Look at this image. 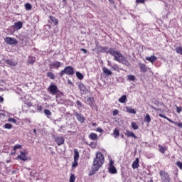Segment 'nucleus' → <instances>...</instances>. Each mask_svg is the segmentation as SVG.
Instances as JSON below:
<instances>
[{
	"label": "nucleus",
	"mask_w": 182,
	"mask_h": 182,
	"mask_svg": "<svg viewBox=\"0 0 182 182\" xmlns=\"http://www.w3.org/2000/svg\"><path fill=\"white\" fill-rule=\"evenodd\" d=\"M144 122H146V123H150V122H151V118L150 117V114H146L144 119Z\"/></svg>",
	"instance_id": "obj_32"
},
{
	"label": "nucleus",
	"mask_w": 182,
	"mask_h": 182,
	"mask_svg": "<svg viewBox=\"0 0 182 182\" xmlns=\"http://www.w3.org/2000/svg\"><path fill=\"white\" fill-rule=\"evenodd\" d=\"M33 133H35L36 134V129H33Z\"/></svg>",
	"instance_id": "obj_61"
},
{
	"label": "nucleus",
	"mask_w": 182,
	"mask_h": 182,
	"mask_svg": "<svg viewBox=\"0 0 182 182\" xmlns=\"http://www.w3.org/2000/svg\"><path fill=\"white\" fill-rule=\"evenodd\" d=\"M63 2H64V4H66V0H63Z\"/></svg>",
	"instance_id": "obj_62"
},
{
	"label": "nucleus",
	"mask_w": 182,
	"mask_h": 182,
	"mask_svg": "<svg viewBox=\"0 0 182 182\" xmlns=\"http://www.w3.org/2000/svg\"><path fill=\"white\" fill-rule=\"evenodd\" d=\"M56 102L58 105H63V103H65V98L61 97L59 99H56Z\"/></svg>",
	"instance_id": "obj_29"
},
{
	"label": "nucleus",
	"mask_w": 182,
	"mask_h": 182,
	"mask_svg": "<svg viewBox=\"0 0 182 182\" xmlns=\"http://www.w3.org/2000/svg\"><path fill=\"white\" fill-rule=\"evenodd\" d=\"M175 51H176V53H178V55H182V46L176 47V48H175Z\"/></svg>",
	"instance_id": "obj_30"
},
{
	"label": "nucleus",
	"mask_w": 182,
	"mask_h": 182,
	"mask_svg": "<svg viewBox=\"0 0 182 182\" xmlns=\"http://www.w3.org/2000/svg\"><path fill=\"white\" fill-rule=\"evenodd\" d=\"M156 106H163L164 107V103L160 102V101H156L155 102Z\"/></svg>",
	"instance_id": "obj_43"
},
{
	"label": "nucleus",
	"mask_w": 182,
	"mask_h": 182,
	"mask_svg": "<svg viewBox=\"0 0 182 182\" xmlns=\"http://www.w3.org/2000/svg\"><path fill=\"white\" fill-rule=\"evenodd\" d=\"M176 166H177L178 167H179V168H181V170H182V162H181V161H177V162H176Z\"/></svg>",
	"instance_id": "obj_46"
},
{
	"label": "nucleus",
	"mask_w": 182,
	"mask_h": 182,
	"mask_svg": "<svg viewBox=\"0 0 182 182\" xmlns=\"http://www.w3.org/2000/svg\"><path fill=\"white\" fill-rule=\"evenodd\" d=\"M51 66L53 68H56L57 69H59L60 68V62L55 61L51 64Z\"/></svg>",
	"instance_id": "obj_26"
},
{
	"label": "nucleus",
	"mask_w": 182,
	"mask_h": 182,
	"mask_svg": "<svg viewBox=\"0 0 182 182\" xmlns=\"http://www.w3.org/2000/svg\"><path fill=\"white\" fill-rule=\"evenodd\" d=\"M18 149H22V145L21 144H16L13 149L14 151L18 150Z\"/></svg>",
	"instance_id": "obj_40"
},
{
	"label": "nucleus",
	"mask_w": 182,
	"mask_h": 182,
	"mask_svg": "<svg viewBox=\"0 0 182 182\" xmlns=\"http://www.w3.org/2000/svg\"><path fill=\"white\" fill-rule=\"evenodd\" d=\"M8 122H11V123H16V119L14 118H9Z\"/></svg>",
	"instance_id": "obj_48"
},
{
	"label": "nucleus",
	"mask_w": 182,
	"mask_h": 182,
	"mask_svg": "<svg viewBox=\"0 0 182 182\" xmlns=\"http://www.w3.org/2000/svg\"><path fill=\"white\" fill-rule=\"evenodd\" d=\"M113 116H117L119 114V110L118 109H114L112 112Z\"/></svg>",
	"instance_id": "obj_50"
},
{
	"label": "nucleus",
	"mask_w": 182,
	"mask_h": 182,
	"mask_svg": "<svg viewBox=\"0 0 182 182\" xmlns=\"http://www.w3.org/2000/svg\"><path fill=\"white\" fill-rule=\"evenodd\" d=\"M87 102L90 106H93V102H95V98L93 97H89L87 99Z\"/></svg>",
	"instance_id": "obj_22"
},
{
	"label": "nucleus",
	"mask_w": 182,
	"mask_h": 182,
	"mask_svg": "<svg viewBox=\"0 0 182 182\" xmlns=\"http://www.w3.org/2000/svg\"><path fill=\"white\" fill-rule=\"evenodd\" d=\"M109 55L113 56L114 60L116 62H119L122 65H125V66H129L130 65V62L127 60V58H126L119 50H117L116 48H112L109 51Z\"/></svg>",
	"instance_id": "obj_2"
},
{
	"label": "nucleus",
	"mask_w": 182,
	"mask_h": 182,
	"mask_svg": "<svg viewBox=\"0 0 182 182\" xmlns=\"http://www.w3.org/2000/svg\"><path fill=\"white\" fill-rule=\"evenodd\" d=\"M127 112L128 113H132V114H136V111L133 108L127 107Z\"/></svg>",
	"instance_id": "obj_34"
},
{
	"label": "nucleus",
	"mask_w": 182,
	"mask_h": 182,
	"mask_svg": "<svg viewBox=\"0 0 182 182\" xmlns=\"http://www.w3.org/2000/svg\"><path fill=\"white\" fill-rule=\"evenodd\" d=\"M113 136L115 139H117V137H119V136H120V132L119 131V129L117 128H115L114 129Z\"/></svg>",
	"instance_id": "obj_21"
},
{
	"label": "nucleus",
	"mask_w": 182,
	"mask_h": 182,
	"mask_svg": "<svg viewBox=\"0 0 182 182\" xmlns=\"http://www.w3.org/2000/svg\"><path fill=\"white\" fill-rule=\"evenodd\" d=\"M146 0H136V4H144Z\"/></svg>",
	"instance_id": "obj_53"
},
{
	"label": "nucleus",
	"mask_w": 182,
	"mask_h": 182,
	"mask_svg": "<svg viewBox=\"0 0 182 182\" xmlns=\"http://www.w3.org/2000/svg\"><path fill=\"white\" fill-rule=\"evenodd\" d=\"M131 126H132V129H134V130H138V129H139V125H137V124H136V122H132Z\"/></svg>",
	"instance_id": "obj_36"
},
{
	"label": "nucleus",
	"mask_w": 182,
	"mask_h": 182,
	"mask_svg": "<svg viewBox=\"0 0 182 182\" xmlns=\"http://www.w3.org/2000/svg\"><path fill=\"white\" fill-rule=\"evenodd\" d=\"M146 60H148V62H151V63H154L156 60H157V57L156 55H151V57H146Z\"/></svg>",
	"instance_id": "obj_15"
},
{
	"label": "nucleus",
	"mask_w": 182,
	"mask_h": 182,
	"mask_svg": "<svg viewBox=\"0 0 182 182\" xmlns=\"http://www.w3.org/2000/svg\"><path fill=\"white\" fill-rule=\"evenodd\" d=\"M151 109L155 110V112H161V109H160V108H156V107H154L153 105H151Z\"/></svg>",
	"instance_id": "obj_45"
},
{
	"label": "nucleus",
	"mask_w": 182,
	"mask_h": 182,
	"mask_svg": "<svg viewBox=\"0 0 182 182\" xmlns=\"http://www.w3.org/2000/svg\"><path fill=\"white\" fill-rule=\"evenodd\" d=\"M89 139L91 140H96L97 139V134L95 133H91L89 135Z\"/></svg>",
	"instance_id": "obj_27"
},
{
	"label": "nucleus",
	"mask_w": 182,
	"mask_h": 182,
	"mask_svg": "<svg viewBox=\"0 0 182 182\" xmlns=\"http://www.w3.org/2000/svg\"><path fill=\"white\" fill-rule=\"evenodd\" d=\"M118 102H119V103H126V102H127V97L126 95H122L119 98Z\"/></svg>",
	"instance_id": "obj_19"
},
{
	"label": "nucleus",
	"mask_w": 182,
	"mask_h": 182,
	"mask_svg": "<svg viewBox=\"0 0 182 182\" xmlns=\"http://www.w3.org/2000/svg\"><path fill=\"white\" fill-rule=\"evenodd\" d=\"M159 175L161 177V180L162 182H170V175H168V173L161 170L159 171Z\"/></svg>",
	"instance_id": "obj_5"
},
{
	"label": "nucleus",
	"mask_w": 182,
	"mask_h": 182,
	"mask_svg": "<svg viewBox=\"0 0 182 182\" xmlns=\"http://www.w3.org/2000/svg\"><path fill=\"white\" fill-rule=\"evenodd\" d=\"M108 170L109 173H110L111 174L117 173V169H116V167L114 166H109Z\"/></svg>",
	"instance_id": "obj_17"
},
{
	"label": "nucleus",
	"mask_w": 182,
	"mask_h": 182,
	"mask_svg": "<svg viewBox=\"0 0 182 182\" xmlns=\"http://www.w3.org/2000/svg\"><path fill=\"white\" fill-rule=\"evenodd\" d=\"M114 164V161L111 159L109 161V167H114V166H113Z\"/></svg>",
	"instance_id": "obj_49"
},
{
	"label": "nucleus",
	"mask_w": 182,
	"mask_h": 182,
	"mask_svg": "<svg viewBox=\"0 0 182 182\" xmlns=\"http://www.w3.org/2000/svg\"><path fill=\"white\" fill-rule=\"evenodd\" d=\"M2 60L4 62H6L7 65H9V66H16V63L14 62L12 60H6L5 58H2Z\"/></svg>",
	"instance_id": "obj_13"
},
{
	"label": "nucleus",
	"mask_w": 182,
	"mask_h": 182,
	"mask_svg": "<svg viewBox=\"0 0 182 182\" xmlns=\"http://www.w3.org/2000/svg\"><path fill=\"white\" fill-rule=\"evenodd\" d=\"M76 103H77V106H80V107H82V102L80 101L77 100L76 102Z\"/></svg>",
	"instance_id": "obj_55"
},
{
	"label": "nucleus",
	"mask_w": 182,
	"mask_h": 182,
	"mask_svg": "<svg viewBox=\"0 0 182 182\" xmlns=\"http://www.w3.org/2000/svg\"><path fill=\"white\" fill-rule=\"evenodd\" d=\"M127 79L128 80H131L132 82H134V80H136V77H134V75H127Z\"/></svg>",
	"instance_id": "obj_38"
},
{
	"label": "nucleus",
	"mask_w": 182,
	"mask_h": 182,
	"mask_svg": "<svg viewBox=\"0 0 182 182\" xmlns=\"http://www.w3.org/2000/svg\"><path fill=\"white\" fill-rule=\"evenodd\" d=\"M36 58L35 57L29 56L28 60V63L30 65H33L35 63Z\"/></svg>",
	"instance_id": "obj_25"
},
{
	"label": "nucleus",
	"mask_w": 182,
	"mask_h": 182,
	"mask_svg": "<svg viewBox=\"0 0 182 182\" xmlns=\"http://www.w3.org/2000/svg\"><path fill=\"white\" fill-rule=\"evenodd\" d=\"M102 72H103V73L105 74V75H106V76H110V75H112V72L110 70H109L107 68H106V67H104L103 68H102Z\"/></svg>",
	"instance_id": "obj_14"
},
{
	"label": "nucleus",
	"mask_w": 182,
	"mask_h": 182,
	"mask_svg": "<svg viewBox=\"0 0 182 182\" xmlns=\"http://www.w3.org/2000/svg\"><path fill=\"white\" fill-rule=\"evenodd\" d=\"M113 70H119V65L117 64H114V65L111 66Z\"/></svg>",
	"instance_id": "obj_44"
},
{
	"label": "nucleus",
	"mask_w": 182,
	"mask_h": 182,
	"mask_svg": "<svg viewBox=\"0 0 182 182\" xmlns=\"http://www.w3.org/2000/svg\"><path fill=\"white\" fill-rule=\"evenodd\" d=\"M44 114L48 118L50 117V116H52V112L49 109H44Z\"/></svg>",
	"instance_id": "obj_31"
},
{
	"label": "nucleus",
	"mask_w": 182,
	"mask_h": 182,
	"mask_svg": "<svg viewBox=\"0 0 182 182\" xmlns=\"http://www.w3.org/2000/svg\"><path fill=\"white\" fill-rule=\"evenodd\" d=\"M73 114L76 117L77 120L80 122V123H85V117L83 114L77 112H75Z\"/></svg>",
	"instance_id": "obj_9"
},
{
	"label": "nucleus",
	"mask_w": 182,
	"mask_h": 182,
	"mask_svg": "<svg viewBox=\"0 0 182 182\" xmlns=\"http://www.w3.org/2000/svg\"><path fill=\"white\" fill-rule=\"evenodd\" d=\"M63 96V92L60 91H59L57 94H55L56 99H60Z\"/></svg>",
	"instance_id": "obj_39"
},
{
	"label": "nucleus",
	"mask_w": 182,
	"mask_h": 182,
	"mask_svg": "<svg viewBox=\"0 0 182 182\" xmlns=\"http://www.w3.org/2000/svg\"><path fill=\"white\" fill-rule=\"evenodd\" d=\"M104 164L105 156L102 152H97L92 166V173L90 174V176H93V174H95L97 171H99V168H100Z\"/></svg>",
	"instance_id": "obj_1"
},
{
	"label": "nucleus",
	"mask_w": 182,
	"mask_h": 182,
	"mask_svg": "<svg viewBox=\"0 0 182 182\" xmlns=\"http://www.w3.org/2000/svg\"><path fill=\"white\" fill-rule=\"evenodd\" d=\"M78 87L81 92V95H86V93L89 92V90H87V88H86V86H85L82 82L79 83Z\"/></svg>",
	"instance_id": "obj_10"
},
{
	"label": "nucleus",
	"mask_w": 182,
	"mask_h": 182,
	"mask_svg": "<svg viewBox=\"0 0 182 182\" xmlns=\"http://www.w3.org/2000/svg\"><path fill=\"white\" fill-rule=\"evenodd\" d=\"M76 180V176L74 174H72L70 177V182H75Z\"/></svg>",
	"instance_id": "obj_42"
},
{
	"label": "nucleus",
	"mask_w": 182,
	"mask_h": 182,
	"mask_svg": "<svg viewBox=\"0 0 182 182\" xmlns=\"http://www.w3.org/2000/svg\"><path fill=\"white\" fill-rule=\"evenodd\" d=\"M4 41L7 45H16L18 43V41L16 38H11V37H6L4 38Z\"/></svg>",
	"instance_id": "obj_6"
},
{
	"label": "nucleus",
	"mask_w": 182,
	"mask_h": 182,
	"mask_svg": "<svg viewBox=\"0 0 182 182\" xmlns=\"http://www.w3.org/2000/svg\"><path fill=\"white\" fill-rule=\"evenodd\" d=\"M68 82L70 83V84H72V82H71L70 80H68Z\"/></svg>",
	"instance_id": "obj_63"
},
{
	"label": "nucleus",
	"mask_w": 182,
	"mask_h": 182,
	"mask_svg": "<svg viewBox=\"0 0 182 182\" xmlns=\"http://www.w3.org/2000/svg\"><path fill=\"white\" fill-rule=\"evenodd\" d=\"M80 50L81 52H83L85 54L87 53V50L85 48H81Z\"/></svg>",
	"instance_id": "obj_54"
},
{
	"label": "nucleus",
	"mask_w": 182,
	"mask_h": 182,
	"mask_svg": "<svg viewBox=\"0 0 182 182\" xmlns=\"http://www.w3.org/2000/svg\"><path fill=\"white\" fill-rule=\"evenodd\" d=\"M47 77H49L50 79H51V80H54V79H55V74H53V73H52V72H48V73H47Z\"/></svg>",
	"instance_id": "obj_28"
},
{
	"label": "nucleus",
	"mask_w": 182,
	"mask_h": 182,
	"mask_svg": "<svg viewBox=\"0 0 182 182\" xmlns=\"http://www.w3.org/2000/svg\"><path fill=\"white\" fill-rule=\"evenodd\" d=\"M17 158L21 160V161H26V160H28V156H26V154L23 151H21L20 155H18Z\"/></svg>",
	"instance_id": "obj_11"
},
{
	"label": "nucleus",
	"mask_w": 182,
	"mask_h": 182,
	"mask_svg": "<svg viewBox=\"0 0 182 182\" xmlns=\"http://www.w3.org/2000/svg\"><path fill=\"white\" fill-rule=\"evenodd\" d=\"M97 131L99 132V133L103 132V129L102 128H97Z\"/></svg>",
	"instance_id": "obj_57"
},
{
	"label": "nucleus",
	"mask_w": 182,
	"mask_h": 182,
	"mask_svg": "<svg viewBox=\"0 0 182 182\" xmlns=\"http://www.w3.org/2000/svg\"><path fill=\"white\" fill-rule=\"evenodd\" d=\"M99 51L101 52V53H109L110 55V51L113 48H109L108 47L106 46H99L98 47Z\"/></svg>",
	"instance_id": "obj_8"
},
{
	"label": "nucleus",
	"mask_w": 182,
	"mask_h": 182,
	"mask_svg": "<svg viewBox=\"0 0 182 182\" xmlns=\"http://www.w3.org/2000/svg\"><path fill=\"white\" fill-rule=\"evenodd\" d=\"M65 75L68 76H73L75 75V68L72 66H66L59 73L60 77H63Z\"/></svg>",
	"instance_id": "obj_3"
},
{
	"label": "nucleus",
	"mask_w": 182,
	"mask_h": 182,
	"mask_svg": "<svg viewBox=\"0 0 182 182\" xmlns=\"http://www.w3.org/2000/svg\"><path fill=\"white\" fill-rule=\"evenodd\" d=\"M77 160L74 159V162L72 164V167H77Z\"/></svg>",
	"instance_id": "obj_47"
},
{
	"label": "nucleus",
	"mask_w": 182,
	"mask_h": 182,
	"mask_svg": "<svg viewBox=\"0 0 182 182\" xmlns=\"http://www.w3.org/2000/svg\"><path fill=\"white\" fill-rule=\"evenodd\" d=\"M37 110L38 112H42V106H39L38 108H37Z\"/></svg>",
	"instance_id": "obj_58"
},
{
	"label": "nucleus",
	"mask_w": 182,
	"mask_h": 182,
	"mask_svg": "<svg viewBox=\"0 0 182 182\" xmlns=\"http://www.w3.org/2000/svg\"><path fill=\"white\" fill-rule=\"evenodd\" d=\"M76 76L80 80H82L84 76L80 72H76Z\"/></svg>",
	"instance_id": "obj_35"
},
{
	"label": "nucleus",
	"mask_w": 182,
	"mask_h": 182,
	"mask_svg": "<svg viewBox=\"0 0 182 182\" xmlns=\"http://www.w3.org/2000/svg\"><path fill=\"white\" fill-rule=\"evenodd\" d=\"M23 23L21 21L14 23V28L19 31V29H22Z\"/></svg>",
	"instance_id": "obj_16"
},
{
	"label": "nucleus",
	"mask_w": 182,
	"mask_h": 182,
	"mask_svg": "<svg viewBox=\"0 0 182 182\" xmlns=\"http://www.w3.org/2000/svg\"><path fill=\"white\" fill-rule=\"evenodd\" d=\"M159 148L160 153H162V154H164V153H166V148L163 147L161 145H159Z\"/></svg>",
	"instance_id": "obj_37"
},
{
	"label": "nucleus",
	"mask_w": 182,
	"mask_h": 182,
	"mask_svg": "<svg viewBox=\"0 0 182 182\" xmlns=\"http://www.w3.org/2000/svg\"><path fill=\"white\" fill-rule=\"evenodd\" d=\"M74 160L79 161V151L77 149H74Z\"/></svg>",
	"instance_id": "obj_23"
},
{
	"label": "nucleus",
	"mask_w": 182,
	"mask_h": 182,
	"mask_svg": "<svg viewBox=\"0 0 182 182\" xmlns=\"http://www.w3.org/2000/svg\"><path fill=\"white\" fill-rule=\"evenodd\" d=\"M49 18H50V21H51V22H53L55 25H58L59 21H58V19H56V18L52 16H50Z\"/></svg>",
	"instance_id": "obj_24"
},
{
	"label": "nucleus",
	"mask_w": 182,
	"mask_h": 182,
	"mask_svg": "<svg viewBox=\"0 0 182 182\" xmlns=\"http://www.w3.org/2000/svg\"><path fill=\"white\" fill-rule=\"evenodd\" d=\"M25 8L26 11H31V9H32V4L29 3H26L25 4Z\"/></svg>",
	"instance_id": "obj_33"
},
{
	"label": "nucleus",
	"mask_w": 182,
	"mask_h": 182,
	"mask_svg": "<svg viewBox=\"0 0 182 182\" xmlns=\"http://www.w3.org/2000/svg\"><path fill=\"white\" fill-rule=\"evenodd\" d=\"M26 105L28 107H31L32 106V102H26Z\"/></svg>",
	"instance_id": "obj_56"
},
{
	"label": "nucleus",
	"mask_w": 182,
	"mask_h": 182,
	"mask_svg": "<svg viewBox=\"0 0 182 182\" xmlns=\"http://www.w3.org/2000/svg\"><path fill=\"white\" fill-rule=\"evenodd\" d=\"M108 66H111V67L112 66V63H110V61H108Z\"/></svg>",
	"instance_id": "obj_60"
},
{
	"label": "nucleus",
	"mask_w": 182,
	"mask_h": 182,
	"mask_svg": "<svg viewBox=\"0 0 182 182\" xmlns=\"http://www.w3.org/2000/svg\"><path fill=\"white\" fill-rule=\"evenodd\" d=\"M0 102H4V97H0Z\"/></svg>",
	"instance_id": "obj_59"
},
{
	"label": "nucleus",
	"mask_w": 182,
	"mask_h": 182,
	"mask_svg": "<svg viewBox=\"0 0 182 182\" xmlns=\"http://www.w3.org/2000/svg\"><path fill=\"white\" fill-rule=\"evenodd\" d=\"M47 90L48 92H49V93H50V95H53V96H55V95H57V93H59V90L58 89V86L53 84V82L50 83Z\"/></svg>",
	"instance_id": "obj_4"
},
{
	"label": "nucleus",
	"mask_w": 182,
	"mask_h": 182,
	"mask_svg": "<svg viewBox=\"0 0 182 182\" xmlns=\"http://www.w3.org/2000/svg\"><path fill=\"white\" fill-rule=\"evenodd\" d=\"M125 136H127V137H133L134 139H137V136H136V134H134L133 132L130 130L126 131Z\"/></svg>",
	"instance_id": "obj_12"
},
{
	"label": "nucleus",
	"mask_w": 182,
	"mask_h": 182,
	"mask_svg": "<svg viewBox=\"0 0 182 182\" xmlns=\"http://www.w3.org/2000/svg\"><path fill=\"white\" fill-rule=\"evenodd\" d=\"M55 141L58 146H62V144H65V138L60 136H55Z\"/></svg>",
	"instance_id": "obj_7"
},
{
	"label": "nucleus",
	"mask_w": 182,
	"mask_h": 182,
	"mask_svg": "<svg viewBox=\"0 0 182 182\" xmlns=\"http://www.w3.org/2000/svg\"><path fill=\"white\" fill-rule=\"evenodd\" d=\"M4 129H12V124L7 123V124H4Z\"/></svg>",
	"instance_id": "obj_41"
},
{
	"label": "nucleus",
	"mask_w": 182,
	"mask_h": 182,
	"mask_svg": "<svg viewBox=\"0 0 182 182\" xmlns=\"http://www.w3.org/2000/svg\"><path fill=\"white\" fill-rule=\"evenodd\" d=\"M140 165H139V159H136L132 164V168H139Z\"/></svg>",
	"instance_id": "obj_20"
},
{
	"label": "nucleus",
	"mask_w": 182,
	"mask_h": 182,
	"mask_svg": "<svg viewBox=\"0 0 182 182\" xmlns=\"http://www.w3.org/2000/svg\"><path fill=\"white\" fill-rule=\"evenodd\" d=\"M139 66H140L141 72H143L144 73H146V72L149 70V68H147V66L144 64H140Z\"/></svg>",
	"instance_id": "obj_18"
},
{
	"label": "nucleus",
	"mask_w": 182,
	"mask_h": 182,
	"mask_svg": "<svg viewBox=\"0 0 182 182\" xmlns=\"http://www.w3.org/2000/svg\"><path fill=\"white\" fill-rule=\"evenodd\" d=\"M11 154H15V151H14V152H12Z\"/></svg>",
	"instance_id": "obj_64"
},
{
	"label": "nucleus",
	"mask_w": 182,
	"mask_h": 182,
	"mask_svg": "<svg viewBox=\"0 0 182 182\" xmlns=\"http://www.w3.org/2000/svg\"><path fill=\"white\" fill-rule=\"evenodd\" d=\"M89 146H90V147H92V149H95V147H96V143H95V142H91V143L89 144Z\"/></svg>",
	"instance_id": "obj_51"
},
{
	"label": "nucleus",
	"mask_w": 182,
	"mask_h": 182,
	"mask_svg": "<svg viewBox=\"0 0 182 182\" xmlns=\"http://www.w3.org/2000/svg\"><path fill=\"white\" fill-rule=\"evenodd\" d=\"M182 108L181 107H176V112L177 113H181Z\"/></svg>",
	"instance_id": "obj_52"
}]
</instances>
